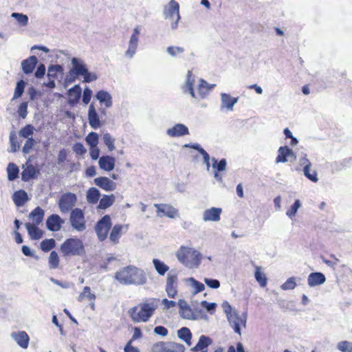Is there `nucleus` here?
I'll list each match as a JSON object with an SVG mask.
<instances>
[{"label": "nucleus", "mask_w": 352, "mask_h": 352, "mask_svg": "<svg viewBox=\"0 0 352 352\" xmlns=\"http://www.w3.org/2000/svg\"><path fill=\"white\" fill-rule=\"evenodd\" d=\"M179 10V3L175 0H170L169 2V8L168 10L166 16L173 21L175 20V24L172 25L173 28H175L177 27V23L180 19Z\"/></svg>", "instance_id": "13"}, {"label": "nucleus", "mask_w": 352, "mask_h": 352, "mask_svg": "<svg viewBox=\"0 0 352 352\" xmlns=\"http://www.w3.org/2000/svg\"><path fill=\"white\" fill-rule=\"evenodd\" d=\"M72 148L74 152L78 155H82L87 152V150L83 144L80 142L74 144Z\"/></svg>", "instance_id": "58"}, {"label": "nucleus", "mask_w": 352, "mask_h": 352, "mask_svg": "<svg viewBox=\"0 0 352 352\" xmlns=\"http://www.w3.org/2000/svg\"><path fill=\"white\" fill-rule=\"evenodd\" d=\"M103 141L104 144L108 147L110 151L115 149L114 142L115 140L111 136L109 133H105L103 135Z\"/></svg>", "instance_id": "51"}, {"label": "nucleus", "mask_w": 352, "mask_h": 352, "mask_svg": "<svg viewBox=\"0 0 352 352\" xmlns=\"http://www.w3.org/2000/svg\"><path fill=\"white\" fill-rule=\"evenodd\" d=\"M287 157H292L296 160V155L288 146H280L278 150V155L276 158V163H285L287 161Z\"/></svg>", "instance_id": "15"}, {"label": "nucleus", "mask_w": 352, "mask_h": 352, "mask_svg": "<svg viewBox=\"0 0 352 352\" xmlns=\"http://www.w3.org/2000/svg\"><path fill=\"white\" fill-rule=\"evenodd\" d=\"M115 278L124 285H144L146 277L143 270L135 267L127 266L117 272Z\"/></svg>", "instance_id": "1"}, {"label": "nucleus", "mask_w": 352, "mask_h": 352, "mask_svg": "<svg viewBox=\"0 0 352 352\" xmlns=\"http://www.w3.org/2000/svg\"><path fill=\"white\" fill-rule=\"evenodd\" d=\"M25 87V82L23 80H20L17 82L16 86L14 90V94L12 99H16L20 98L23 92Z\"/></svg>", "instance_id": "48"}, {"label": "nucleus", "mask_w": 352, "mask_h": 352, "mask_svg": "<svg viewBox=\"0 0 352 352\" xmlns=\"http://www.w3.org/2000/svg\"><path fill=\"white\" fill-rule=\"evenodd\" d=\"M70 223L74 229L82 232L86 229V221L83 211L80 208H75L70 214Z\"/></svg>", "instance_id": "7"}, {"label": "nucleus", "mask_w": 352, "mask_h": 352, "mask_svg": "<svg viewBox=\"0 0 352 352\" xmlns=\"http://www.w3.org/2000/svg\"><path fill=\"white\" fill-rule=\"evenodd\" d=\"M179 338L184 340L188 346L191 345L192 333L187 327H182L177 331Z\"/></svg>", "instance_id": "34"}, {"label": "nucleus", "mask_w": 352, "mask_h": 352, "mask_svg": "<svg viewBox=\"0 0 352 352\" xmlns=\"http://www.w3.org/2000/svg\"><path fill=\"white\" fill-rule=\"evenodd\" d=\"M111 221L109 215H104L96 225L95 230L100 241H104L111 227Z\"/></svg>", "instance_id": "9"}, {"label": "nucleus", "mask_w": 352, "mask_h": 352, "mask_svg": "<svg viewBox=\"0 0 352 352\" xmlns=\"http://www.w3.org/2000/svg\"><path fill=\"white\" fill-rule=\"evenodd\" d=\"M28 103L26 102H23L21 103L19 107V114L22 118H25L28 114Z\"/></svg>", "instance_id": "62"}, {"label": "nucleus", "mask_w": 352, "mask_h": 352, "mask_svg": "<svg viewBox=\"0 0 352 352\" xmlns=\"http://www.w3.org/2000/svg\"><path fill=\"white\" fill-rule=\"evenodd\" d=\"M84 78L83 82H90L97 79V76L94 73L89 72L87 69V72L82 75Z\"/></svg>", "instance_id": "61"}, {"label": "nucleus", "mask_w": 352, "mask_h": 352, "mask_svg": "<svg viewBox=\"0 0 352 352\" xmlns=\"http://www.w3.org/2000/svg\"><path fill=\"white\" fill-rule=\"evenodd\" d=\"M153 263L155 269L161 276H164L169 270V267L167 265L157 258H154L153 260Z\"/></svg>", "instance_id": "39"}, {"label": "nucleus", "mask_w": 352, "mask_h": 352, "mask_svg": "<svg viewBox=\"0 0 352 352\" xmlns=\"http://www.w3.org/2000/svg\"><path fill=\"white\" fill-rule=\"evenodd\" d=\"M56 246V241L54 239H45L41 241L40 248L42 251L47 252Z\"/></svg>", "instance_id": "43"}, {"label": "nucleus", "mask_w": 352, "mask_h": 352, "mask_svg": "<svg viewBox=\"0 0 352 352\" xmlns=\"http://www.w3.org/2000/svg\"><path fill=\"white\" fill-rule=\"evenodd\" d=\"M157 308L154 300L140 302L129 309L128 314L134 323L146 322L154 315Z\"/></svg>", "instance_id": "2"}, {"label": "nucleus", "mask_w": 352, "mask_h": 352, "mask_svg": "<svg viewBox=\"0 0 352 352\" xmlns=\"http://www.w3.org/2000/svg\"><path fill=\"white\" fill-rule=\"evenodd\" d=\"M25 228L32 239L38 240L43 237V231L36 224L27 223H25Z\"/></svg>", "instance_id": "29"}, {"label": "nucleus", "mask_w": 352, "mask_h": 352, "mask_svg": "<svg viewBox=\"0 0 352 352\" xmlns=\"http://www.w3.org/2000/svg\"><path fill=\"white\" fill-rule=\"evenodd\" d=\"M158 216H166L174 219L178 215V210L170 204H155L154 205Z\"/></svg>", "instance_id": "12"}, {"label": "nucleus", "mask_w": 352, "mask_h": 352, "mask_svg": "<svg viewBox=\"0 0 352 352\" xmlns=\"http://www.w3.org/2000/svg\"><path fill=\"white\" fill-rule=\"evenodd\" d=\"M326 281L325 276L321 272H311L307 278L308 285L311 287L320 285Z\"/></svg>", "instance_id": "21"}, {"label": "nucleus", "mask_w": 352, "mask_h": 352, "mask_svg": "<svg viewBox=\"0 0 352 352\" xmlns=\"http://www.w3.org/2000/svg\"><path fill=\"white\" fill-rule=\"evenodd\" d=\"M63 223V219L58 214H54L47 218L46 225L48 230L54 232L60 229Z\"/></svg>", "instance_id": "18"}, {"label": "nucleus", "mask_w": 352, "mask_h": 352, "mask_svg": "<svg viewBox=\"0 0 352 352\" xmlns=\"http://www.w3.org/2000/svg\"><path fill=\"white\" fill-rule=\"evenodd\" d=\"M254 276L261 287H264L267 285V277L265 274L261 271V268L258 266L255 267Z\"/></svg>", "instance_id": "40"}, {"label": "nucleus", "mask_w": 352, "mask_h": 352, "mask_svg": "<svg viewBox=\"0 0 352 352\" xmlns=\"http://www.w3.org/2000/svg\"><path fill=\"white\" fill-rule=\"evenodd\" d=\"M82 93L81 87L79 85H74L68 91V103L72 106L76 104L80 98Z\"/></svg>", "instance_id": "19"}, {"label": "nucleus", "mask_w": 352, "mask_h": 352, "mask_svg": "<svg viewBox=\"0 0 352 352\" xmlns=\"http://www.w3.org/2000/svg\"><path fill=\"white\" fill-rule=\"evenodd\" d=\"M212 87L213 86H210L206 80L201 79L198 87V94L199 97L201 98H204Z\"/></svg>", "instance_id": "35"}, {"label": "nucleus", "mask_w": 352, "mask_h": 352, "mask_svg": "<svg viewBox=\"0 0 352 352\" xmlns=\"http://www.w3.org/2000/svg\"><path fill=\"white\" fill-rule=\"evenodd\" d=\"M300 165L303 167V172L307 173V168H311V163L306 157H303L300 159Z\"/></svg>", "instance_id": "64"}, {"label": "nucleus", "mask_w": 352, "mask_h": 352, "mask_svg": "<svg viewBox=\"0 0 352 352\" xmlns=\"http://www.w3.org/2000/svg\"><path fill=\"white\" fill-rule=\"evenodd\" d=\"M176 255L178 260L188 267H197L200 263L199 254L190 248L182 246Z\"/></svg>", "instance_id": "3"}, {"label": "nucleus", "mask_w": 352, "mask_h": 352, "mask_svg": "<svg viewBox=\"0 0 352 352\" xmlns=\"http://www.w3.org/2000/svg\"><path fill=\"white\" fill-rule=\"evenodd\" d=\"M115 201V196L111 194L110 195H104L100 200L98 208L100 209H106L110 207Z\"/></svg>", "instance_id": "37"}, {"label": "nucleus", "mask_w": 352, "mask_h": 352, "mask_svg": "<svg viewBox=\"0 0 352 352\" xmlns=\"http://www.w3.org/2000/svg\"><path fill=\"white\" fill-rule=\"evenodd\" d=\"M168 53L172 56H176L184 52V48L177 46H169L167 47Z\"/></svg>", "instance_id": "55"}, {"label": "nucleus", "mask_w": 352, "mask_h": 352, "mask_svg": "<svg viewBox=\"0 0 352 352\" xmlns=\"http://www.w3.org/2000/svg\"><path fill=\"white\" fill-rule=\"evenodd\" d=\"M213 161L212 166L217 170L214 173V177L217 178L219 177L218 172L224 170L226 168L227 163L226 159H221L219 162L214 159H213Z\"/></svg>", "instance_id": "47"}, {"label": "nucleus", "mask_w": 352, "mask_h": 352, "mask_svg": "<svg viewBox=\"0 0 352 352\" xmlns=\"http://www.w3.org/2000/svg\"><path fill=\"white\" fill-rule=\"evenodd\" d=\"M301 206V204L300 200L296 199L293 205L291 206V207L287 210L286 214L291 219H292L294 217H295L298 210Z\"/></svg>", "instance_id": "50"}, {"label": "nucleus", "mask_w": 352, "mask_h": 352, "mask_svg": "<svg viewBox=\"0 0 352 352\" xmlns=\"http://www.w3.org/2000/svg\"><path fill=\"white\" fill-rule=\"evenodd\" d=\"M153 352H184L185 347L183 344L170 342H158L152 346Z\"/></svg>", "instance_id": "8"}, {"label": "nucleus", "mask_w": 352, "mask_h": 352, "mask_svg": "<svg viewBox=\"0 0 352 352\" xmlns=\"http://www.w3.org/2000/svg\"><path fill=\"white\" fill-rule=\"evenodd\" d=\"M34 131V127L32 124H26L19 132V135L23 138H30Z\"/></svg>", "instance_id": "44"}, {"label": "nucleus", "mask_w": 352, "mask_h": 352, "mask_svg": "<svg viewBox=\"0 0 352 352\" xmlns=\"http://www.w3.org/2000/svg\"><path fill=\"white\" fill-rule=\"evenodd\" d=\"M38 63L37 58L35 56H31L21 63L23 71L25 74H31Z\"/></svg>", "instance_id": "26"}, {"label": "nucleus", "mask_w": 352, "mask_h": 352, "mask_svg": "<svg viewBox=\"0 0 352 352\" xmlns=\"http://www.w3.org/2000/svg\"><path fill=\"white\" fill-rule=\"evenodd\" d=\"M237 100L238 98H232L227 94H221L222 103L228 109L232 110L233 106L236 103Z\"/></svg>", "instance_id": "38"}, {"label": "nucleus", "mask_w": 352, "mask_h": 352, "mask_svg": "<svg viewBox=\"0 0 352 352\" xmlns=\"http://www.w3.org/2000/svg\"><path fill=\"white\" fill-rule=\"evenodd\" d=\"M11 337L23 349H27L29 345L30 338L28 333L24 331L12 332Z\"/></svg>", "instance_id": "17"}, {"label": "nucleus", "mask_w": 352, "mask_h": 352, "mask_svg": "<svg viewBox=\"0 0 352 352\" xmlns=\"http://www.w3.org/2000/svg\"><path fill=\"white\" fill-rule=\"evenodd\" d=\"M12 16L15 18L17 20V21L23 25H25L28 24V17L27 15L21 13L14 12L12 14Z\"/></svg>", "instance_id": "56"}, {"label": "nucleus", "mask_w": 352, "mask_h": 352, "mask_svg": "<svg viewBox=\"0 0 352 352\" xmlns=\"http://www.w3.org/2000/svg\"><path fill=\"white\" fill-rule=\"evenodd\" d=\"M44 216V211L40 207L34 208L30 214V218L36 224H39L42 222Z\"/></svg>", "instance_id": "36"}, {"label": "nucleus", "mask_w": 352, "mask_h": 352, "mask_svg": "<svg viewBox=\"0 0 352 352\" xmlns=\"http://www.w3.org/2000/svg\"><path fill=\"white\" fill-rule=\"evenodd\" d=\"M90 147H96L98 144V135L95 132H91L85 138Z\"/></svg>", "instance_id": "49"}, {"label": "nucleus", "mask_w": 352, "mask_h": 352, "mask_svg": "<svg viewBox=\"0 0 352 352\" xmlns=\"http://www.w3.org/2000/svg\"><path fill=\"white\" fill-rule=\"evenodd\" d=\"M296 286V278L290 277L281 285V289L283 290H290L294 289Z\"/></svg>", "instance_id": "52"}, {"label": "nucleus", "mask_w": 352, "mask_h": 352, "mask_svg": "<svg viewBox=\"0 0 352 352\" xmlns=\"http://www.w3.org/2000/svg\"><path fill=\"white\" fill-rule=\"evenodd\" d=\"M180 315L182 318L185 319H192V309L189 306H186L184 307H182L180 310Z\"/></svg>", "instance_id": "57"}, {"label": "nucleus", "mask_w": 352, "mask_h": 352, "mask_svg": "<svg viewBox=\"0 0 352 352\" xmlns=\"http://www.w3.org/2000/svg\"><path fill=\"white\" fill-rule=\"evenodd\" d=\"M13 201L18 207L23 206L28 200V193L23 190H19L13 194Z\"/></svg>", "instance_id": "30"}, {"label": "nucleus", "mask_w": 352, "mask_h": 352, "mask_svg": "<svg viewBox=\"0 0 352 352\" xmlns=\"http://www.w3.org/2000/svg\"><path fill=\"white\" fill-rule=\"evenodd\" d=\"M204 283L206 284L208 287L212 289H218L220 287V283L217 279L206 278L204 279Z\"/></svg>", "instance_id": "59"}, {"label": "nucleus", "mask_w": 352, "mask_h": 352, "mask_svg": "<svg viewBox=\"0 0 352 352\" xmlns=\"http://www.w3.org/2000/svg\"><path fill=\"white\" fill-rule=\"evenodd\" d=\"M96 186L106 191H113L116 188V184L107 177H99L94 179Z\"/></svg>", "instance_id": "16"}, {"label": "nucleus", "mask_w": 352, "mask_h": 352, "mask_svg": "<svg viewBox=\"0 0 352 352\" xmlns=\"http://www.w3.org/2000/svg\"><path fill=\"white\" fill-rule=\"evenodd\" d=\"M100 192L96 188H91L88 190L87 194V201L90 204H96L100 198Z\"/></svg>", "instance_id": "41"}, {"label": "nucleus", "mask_w": 352, "mask_h": 352, "mask_svg": "<svg viewBox=\"0 0 352 352\" xmlns=\"http://www.w3.org/2000/svg\"><path fill=\"white\" fill-rule=\"evenodd\" d=\"M96 300V295L91 292V288L88 286H85L83 288L82 292L79 294L78 300L79 302H83L87 300L90 302L91 307L92 309H94V301Z\"/></svg>", "instance_id": "24"}, {"label": "nucleus", "mask_w": 352, "mask_h": 352, "mask_svg": "<svg viewBox=\"0 0 352 352\" xmlns=\"http://www.w3.org/2000/svg\"><path fill=\"white\" fill-rule=\"evenodd\" d=\"M8 178L10 181H13L19 177V169L14 163H9L7 168Z\"/></svg>", "instance_id": "42"}, {"label": "nucleus", "mask_w": 352, "mask_h": 352, "mask_svg": "<svg viewBox=\"0 0 352 352\" xmlns=\"http://www.w3.org/2000/svg\"><path fill=\"white\" fill-rule=\"evenodd\" d=\"M91 95H92V91L90 89L85 88L84 89L83 96H82V102L85 104H87L90 102L91 98Z\"/></svg>", "instance_id": "63"}, {"label": "nucleus", "mask_w": 352, "mask_h": 352, "mask_svg": "<svg viewBox=\"0 0 352 352\" xmlns=\"http://www.w3.org/2000/svg\"><path fill=\"white\" fill-rule=\"evenodd\" d=\"M305 176L314 182H317L318 179L317 176V173L316 170H313L311 172L310 168H307V173L304 172Z\"/></svg>", "instance_id": "60"}, {"label": "nucleus", "mask_w": 352, "mask_h": 352, "mask_svg": "<svg viewBox=\"0 0 352 352\" xmlns=\"http://www.w3.org/2000/svg\"><path fill=\"white\" fill-rule=\"evenodd\" d=\"M27 140L25 141L24 146H23V152L25 154L29 153L31 150L32 149L33 146L36 144V141L34 138H26Z\"/></svg>", "instance_id": "54"}, {"label": "nucleus", "mask_w": 352, "mask_h": 352, "mask_svg": "<svg viewBox=\"0 0 352 352\" xmlns=\"http://www.w3.org/2000/svg\"><path fill=\"white\" fill-rule=\"evenodd\" d=\"M60 251L64 256H78L85 252V248L80 239L70 238L61 244Z\"/></svg>", "instance_id": "4"}, {"label": "nucleus", "mask_w": 352, "mask_h": 352, "mask_svg": "<svg viewBox=\"0 0 352 352\" xmlns=\"http://www.w3.org/2000/svg\"><path fill=\"white\" fill-rule=\"evenodd\" d=\"M60 263L59 257L56 251H52L49 256V266L50 269H56Z\"/></svg>", "instance_id": "45"}, {"label": "nucleus", "mask_w": 352, "mask_h": 352, "mask_svg": "<svg viewBox=\"0 0 352 352\" xmlns=\"http://www.w3.org/2000/svg\"><path fill=\"white\" fill-rule=\"evenodd\" d=\"M140 34V31L138 28H135L133 30V33L131 35L129 41V48L126 52V55L132 57L133 54L135 53L138 43V36Z\"/></svg>", "instance_id": "22"}, {"label": "nucleus", "mask_w": 352, "mask_h": 352, "mask_svg": "<svg viewBox=\"0 0 352 352\" xmlns=\"http://www.w3.org/2000/svg\"><path fill=\"white\" fill-rule=\"evenodd\" d=\"M225 312L229 323L233 328L234 332L241 335V327H245L246 317L245 316H240L236 311L232 310L230 305H228L227 308L225 309Z\"/></svg>", "instance_id": "5"}, {"label": "nucleus", "mask_w": 352, "mask_h": 352, "mask_svg": "<svg viewBox=\"0 0 352 352\" xmlns=\"http://www.w3.org/2000/svg\"><path fill=\"white\" fill-rule=\"evenodd\" d=\"M123 226L120 224L115 225L110 232L109 239L111 242L116 244L118 243L119 239L122 235V230Z\"/></svg>", "instance_id": "32"}, {"label": "nucleus", "mask_w": 352, "mask_h": 352, "mask_svg": "<svg viewBox=\"0 0 352 352\" xmlns=\"http://www.w3.org/2000/svg\"><path fill=\"white\" fill-rule=\"evenodd\" d=\"M72 67L69 71L65 78V82L70 84L79 76L87 72L86 66L80 63L76 58L72 60Z\"/></svg>", "instance_id": "6"}, {"label": "nucleus", "mask_w": 352, "mask_h": 352, "mask_svg": "<svg viewBox=\"0 0 352 352\" xmlns=\"http://www.w3.org/2000/svg\"><path fill=\"white\" fill-rule=\"evenodd\" d=\"M212 340L204 335H202L199 337V341L197 344L191 348V351L193 352H208V346L211 344Z\"/></svg>", "instance_id": "23"}, {"label": "nucleus", "mask_w": 352, "mask_h": 352, "mask_svg": "<svg viewBox=\"0 0 352 352\" xmlns=\"http://www.w3.org/2000/svg\"><path fill=\"white\" fill-rule=\"evenodd\" d=\"M88 120L89 125L93 129H97L100 126L98 115L93 104H91L89 107Z\"/></svg>", "instance_id": "27"}, {"label": "nucleus", "mask_w": 352, "mask_h": 352, "mask_svg": "<svg viewBox=\"0 0 352 352\" xmlns=\"http://www.w3.org/2000/svg\"><path fill=\"white\" fill-rule=\"evenodd\" d=\"M194 83L195 80L192 77V74L190 71H188L184 91V92H189L192 98H196V95L194 91Z\"/></svg>", "instance_id": "31"}, {"label": "nucleus", "mask_w": 352, "mask_h": 352, "mask_svg": "<svg viewBox=\"0 0 352 352\" xmlns=\"http://www.w3.org/2000/svg\"><path fill=\"white\" fill-rule=\"evenodd\" d=\"M63 72V67L60 65H52L48 67L47 76L49 78L56 79L58 72Z\"/></svg>", "instance_id": "46"}, {"label": "nucleus", "mask_w": 352, "mask_h": 352, "mask_svg": "<svg viewBox=\"0 0 352 352\" xmlns=\"http://www.w3.org/2000/svg\"><path fill=\"white\" fill-rule=\"evenodd\" d=\"M38 170L32 164H28L21 173V179L24 182H28L31 179L36 177Z\"/></svg>", "instance_id": "28"}, {"label": "nucleus", "mask_w": 352, "mask_h": 352, "mask_svg": "<svg viewBox=\"0 0 352 352\" xmlns=\"http://www.w3.org/2000/svg\"><path fill=\"white\" fill-rule=\"evenodd\" d=\"M221 208L212 207L204 211L203 214V220L204 221H219L221 219Z\"/></svg>", "instance_id": "14"}, {"label": "nucleus", "mask_w": 352, "mask_h": 352, "mask_svg": "<svg viewBox=\"0 0 352 352\" xmlns=\"http://www.w3.org/2000/svg\"><path fill=\"white\" fill-rule=\"evenodd\" d=\"M98 164L101 169L106 171H111L115 167V159L109 155L102 156L99 159Z\"/></svg>", "instance_id": "25"}, {"label": "nucleus", "mask_w": 352, "mask_h": 352, "mask_svg": "<svg viewBox=\"0 0 352 352\" xmlns=\"http://www.w3.org/2000/svg\"><path fill=\"white\" fill-rule=\"evenodd\" d=\"M77 201V197L74 193L66 192L63 194L58 201L60 210L63 213H67L75 206Z\"/></svg>", "instance_id": "10"}, {"label": "nucleus", "mask_w": 352, "mask_h": 352, "mask_svg": "<svg viewBox=\"0 0 352 352\" xmlns=\"http://www.w3.org/2000/svg\"><path fill=\"white\" fill-rule=\"evenodd\" d=\"M337 347L342 352H352V342L348 341L338 342Z\"/></svg>", "instance_id": "53"}, {"label": "nucleus", "mask_w": 352, "mask_h": 352, "mask_svg": "<svg viewBox=\"0 0 352 352\" xmlns=\"http://www.w3.org/2000/svg\"><path fill=\"white\" fill-rule=\"evenodd\" d=\"M170 137H179L189 134L188 129L183 124H177L166 131Z\"/></svg>", "instance_id": "20"}, {"label": "nucleus", "mask_w": 352, "mask_h": 352, "mask_svg": "<svg viewBox=\"0 0 352 352\" xmlns=\"http://www.w3.org/2000/svg\"><path fill=\"white\" fill-rule=\"evenodd\" d=\"M96 97L101 103H104L106 107H110L112 105L111 96L108 92L99 91Z\"/></svg>", "instance_id": "33"}, {"label": "nucleus", "mask_w": 352, "mask_h": 352, "mask_svg": "<svg viewBox=\"0 0 352 352\" xmlns=\"http://www.w3.org/2000/svg\"><path fill=\"white\" fill-rule=\"evenodd\" d=\"M178 275L175 272H169L166 278V292L170 298L177 295Z\"/></svg>", "instance_id": "11"}]
</instances>
